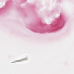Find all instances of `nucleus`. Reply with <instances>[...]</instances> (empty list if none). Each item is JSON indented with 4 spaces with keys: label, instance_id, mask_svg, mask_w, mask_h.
Returning <instances> with one entry per match:
<instances>
[{
    "label": "nucleus",
    "instance_id": "f257e3e1",
    "mask_svg": "<svg viewBox=\"0 0 74 74\" xmlns=\"http://www.w3.org/2000/svg\"><path fill=\"white\" fill-rule=\"evenodd\" d=\"M19 61H21V60H19V61H17L16 62H19Z\"/></svg>",
    "mask_w": 74,
    "mask_h": 74
},
{
    "label": "nucleus",
    "instance_id": "f03ea898",
    "mask_svg": "<svg viewBox=\"0 0 74 74\" xmlns=\"http://www.w3.org/2000/svg\"><path fill=\"white\" fill-rule=\"evenodd\" d=\"M26 59H27L26 58V59H25L24 60H26Z\"/></svg>",
    "mask_w": 74,
    "mask_h": 74
}]
</instances>
